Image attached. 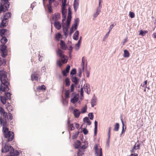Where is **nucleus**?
<instances>
[{
  "label": "nucleus",
  "instance_id": "obj_1",
  "mask_svg": "<svg viewBox=\"0 0 156 156\" xmlns=\"http://www.w3.org/2000/svg\"><path fill=\"white\" fill-rule=\"evenodd\" d=\"M7 73L5 71L0 73V93L2 94L5 91H8L10 89V80L7 77Z\"/></svg>",
  "mask_w": 156,
  "mask_h": 156
},
{
  "label": "nucleus",
  "instance_id": "obj_2",
  "mask_svg": "<svg viewBox=\"0 0 156 156\" xmlns=\"http://www.w3.org/2000/svg\"><path fill=\"white\" fill-rule=\"evenodd\" d=\"M9 142H6L5 145L3 147V144H2L1 152L6 153L9 151V153L6 156H18L19 155V153L17 150L15 149L11 145L9 144Z\"/></svg>",
  "mask_w": 156,
  "mask_h": 156
},
{
  "label": "nucleus",
  "instance_id": "obj_3",
  "mask_svg": "<svg viewBox=\"0 0 156 156\" xmlns=\"http://www.w3.org/2000/svg\"><path fill=\"white\" fill-rule=\"evenodd\" d=\"M4 138L6 139L5 140L6 142H9L12 141L14 138V133L9 130V128L5 129L2 130Z\"/></svg>",
  "mask_w": 156,
  "mask_h": 156
},
{
  "label": "nucleus",
  "instance_id": "obj_4",
  "mask_svg": "<svg viewBox=\"0 0 156 156\" xmlns=\"http://www.w3.org/2000/svg\"><path fill=\"white\" fill-rule=\"evenodd\" d=\"M3 118L0 116V124L2 126V130L5 129L6 128H9L7 127L8 125V122L9 121L8 120V115L7 112L3 115Z\"/></svg>",
  "mask_w": 156,
  "mask_h": 156
},
{
  "label": "nucleus",
  "instance_id": "obj_5",
  "mask_svg": "<svg viewBox=\"0 0 156 156\" xmlns=\"http://www.w3.org/2000/svg\"><path fill=\"white\" fill-rule=\"evenodd\" d=\"M8 91H4V95L3 96L1 95L0 96V101L3 105H5L6 104V101L10 100L11 99V96L12 95V94L10 92H8Z\"/></svg>",
  "mask_w": 156,
  "mask_h": 156
},
{
  "label": "nucleus",
  "instance_id": "obj_6",
  "mask_svg": "<svg viewBox=\"0 0 156 156\" xmlns=\"http://www.w3.org/2000/svg\"><path fill=\"white\" fill-rule=\"evenodd\" d=\"M10 3L1 1L0 2V14L2 12H5L9 10Z\"/></svg>",
  "mask_w": 156,
  "mask_h": 156
},
{
  "label": "nucleus",
  "instance_id": "obj_7",
  "mask_svg": "<svg viewBox=\"0 0 156 156\" xmlns=\"http://www.w3.org/2000/svg\"><path fill=\"white\" fill-rule=\"evenodd\" d=\"M7 46L5 44L0 45V53L1 56L4 58H5L8 55Z\"/></svg>",
  "mask_w": 156,
  "mask_h": 156
},
{
  "label": "nucleus",
  "instance_id": "obj_8",
  "mask_svg": "<svg viewBox=\"0 0 156 156\" xmlns=\"http://www.w3.org/2000/svg\"><path fill=\"white\" fill-rule=\"evenodd\" d=\"M66 24H65V25H62L63 33L66 37L65 38H66L68 35L69 29L70 27L71 22H69V23L68 24V23L66 21Z\"/></svg>",
  "mask_w": 156,
  "mask_h": 156
},
{
  "label": "nucleus",
  "instance_id": "obj_9",
  "mask_svg": "<svg viewBox=\"0 0 156 156\" xmlns=\"http://www.w3.org/2000/svg\"><path fill=\"white\" fill-rule=\"evenodd\" d=\"M10 35L9 31L7 29L5 28L0 29V36L1 37H8Z\"/></svg>",
  "mask_w": 156,
  "mask_h": 156
},
{
  "label": "nucleus",
  "instance_id": "obj_10",
  "mask_svg": "<svg viewBox=\"0 0 156 156\" xmlns=\"http://www.w3.org/2000/svg\"><path fill=\"white\" fill-rule=\"evenodd\" d=\"M72 98L70 102L73 104H75L79 100V96L78 94L76 95V93L73 92L72 94Z\"/></svg>",
  "mask_w": 156,
  "mask_h": 156
},
{
  "label": "nucleus",
  "instance_id": "obj_11",
  "mask_svg": "<svg viewBox=\"0 0 156 156\" xmlns=\"http://www.w3.org/2000/svg\"><path fill=\"white\" fill-rule=\"evenodd\" d=\"M72 11H71V8L70 6H69L68 8V14L67 17V20L66 21L69 24V22H71L72 16Z\"/></svg>",
  "mask_w": 156,
  "mask_h": 156
},
{
  "label": "nucleus",
  "instance_id": "obj_12",
  "mask_svg": "<svg viewBox=\"0 0 156 156\" xmlns=\"http://www.w3.org/2000/svg\"><path fill=\"white\" fill-rule=\"evenodd\" d=\"M1 22L0 23V28H4L8 24V21H6V18L0 19Z\"/></svg>",
  "mask_w": 156,
  "mask_h": 156
},
{
  "label": "nucleus",
  "instance_id": "obj_13",
  "mask_svg": "<svg viewBox=\"0 0 156 156\" xmlns=\"http://www.w3.org/2000/svg\"><path fill=\"white\" fill-rule=\"evenodd\" d=\"M4 13L3 15L0 17V19L6 18V20H7L11 17L12 13L10 12H8Z\"/></svg>",
  "mask_w": 156,
  "mask_h": 156
},
{
  "label": "nucleus",
  "instance_id": "obj_14",
  "mask_svg": "<svg viewBox=\"0 0 156 156\" xmlns=\"http://www.w3.org/2000/svg\"><path fill=\"white\" fill-rule=\"evenodd\" d=\"M137 150L138 149H136V144H135L133 147L131 149L130 151V152L131 153L130 155L128 156H138V154L136 153H134L135 151Z\"/></svg>",
  "mask_w": 156,
  "mask_h": 156
},
{
  "label": "nucleus",
  "instance_id": "obj_15",
  "mask_svg": "<svg viewBox=\"0 0 156 156\" xmlns=\"http://www.w3.org/2000/svg\"><path fill=\"white\" fill-rule=\"evenodd\" d=\"M60 44L61 48L63 50H66L67 48V46L65 42L63 40H60Z\"/></svg>",
  "mask_w": 156,
  "mask_h": 156
},
{
  "label": "nucleus",
  "instance_id": "obj_16",
  "mask_svg": "<svg viewBox=\"0 0 156 156\" xmlns=\"http://www.w3.org/2000/svg\"><path fill=\"white\" fill-rule=\"evenodd\" d=\"M71 79L76 85H77L79 83V79L76 76H70Z\"/></svg>",
  "mask_w": 156,
  "mask_h": 156
},
{
  "label": "nucleus",
  "instance_id": "obj_17",
  "mask_svg": "<svg viewBox=\"0 0 156 156\" xmlns=\"http://www.w3.org/2000/svg\"><path fill=\"white\" fill-rule=\"evenodd\" d=\"M73 114L76 118H78L80 116L81 113L79 109L75 108L73 111Z\"/></svg>",
  "mask_w": 156,
  "mask_h": 156
},
{
  "label": "nucleus",
  "instance_id": "obj_18",
  "mask_svg": "<svg viewBox=\"0 0 156 156\" xmlns=\"http://www.w3.org/2000/svg\"><path fill=\"white\" fill-rule=\"evenodd\" d=\"M65 51L62 49L58 48L56 51L57 55L59 57H61L63 55H65L64 54Z\"/></svg>",
  "mask_w": 156,
  "mask_h": 156
},
{
  "label": "nucleus",
  "instance_id": "obj_19",
  "mask_svg": "<svg viewBox=\"0 0 156 156\" xmlns=\"http://www.w3.org/2000/svg\"><path fill=\"white\" fill-rule=\"evenodd\" d=\"M84 125H85V124L84 123H83V124L82 125L81 127L80 128V129H81V131L80 132H83V133L84 135H86L88 133V131L87 129V125H86V127H85L84 128H82V127Z\"/></svg>",
  "mask_w": 156,
  "mask_h": 156
},
{
  "label": "nucleus",
  "instance_id": "obj_20",
  "mask_svg": "<svg viewBox=\"0 0 156 156\" xmlns=\"http://www.w3.org/2000/svg\"><path fill=\"white\" fill-rule=\"evenodd\" d=\"M61 59L62 62L63 64L66 63L68 60V56L66 55H63L61 57Z\"/></svg>",
  "mask_w": 156,
  "mask_h": 156
},
{
  "label": "nucleus",
  "instance_id": "obj_21",
  "mask_svg": "<svg viewBox=\"0 0 156 156\" xmlns=\"http://www.w3.org/2000/svg\"><path fill=\"white\" fill-rule=\"evenodd\" d=\"M81 144V142L79 140H77L75 142L73 147L75 149H78V150Z\"/></svg>",
  "mask_w": 156,
  "mask_h": 156
},
{
  "label": "nucleus",
  "instance_id": "obj_22",
  "mask_svg": "<svg viewBox=\"0 0 156 156\" xmlns=\"http://www.w3.org/2000/svg\"><path fill=\"white\" fill-rule=\"evenodd\" d=\"M54 26L58 30H60L62 27L61 22L58 21H54Z\"/></svg>",
  "mask_w": 156,
  "mask_h": 156
},
{
  "label": "nucleus",
  "instance_id": "obj_23",
  "mask_svg": "<svg viewBox=\"0 0 156 156\" xmlns=\"http://www.w3.org/2000/svg\"><path fill=\"white\" fill-rule=\"evenodd\" d=\"M120 120L121 121L122 124V131L121 133H122L123 134V133H125L126 131V126L125 125V128L124 129L125 124H124V123L123 121L122 117V115H121L120 116Z\"/></svg>",
  "mask_w": 156,
  "mask_h": 156
},
{
  "label": "nucleus",
  "instance_id": "obj_24",
  "mask_svg": "<svg viewBox=\"0 0 156 156\" xmlns=\"http://www.w3.org/2000/svg\"><path fill=\"white\" fill-rule=\"evenodd\" d=\"M79 19L78 18H76L75 19L74 23L72 26H73V27H75V30H77L79 23Z\"/></svg>",
  "mask_w": 156,
  "mask_h": 156
},
{
  "label": "nucleus",
  "instance_id": "obj_25",
  "mask_svg": "<svg viewBox=\"0 0 156 156\" xmlns=\"http://www.w3.org/2000/svg\"><path fill=\"white\" fill-rule=\"evenodd\" d=\"M97 99V97L95 96L94 94V96L92 98L91 102L92 107H94L96 105Z\"/></svg>",
  "mask_w": 156,
  "mask_h": 156
},
{
  "label": "nucleus",
  "instance_id": "obj_26",
  "mask_svg": "<svg viewBox=\"0 0 156 156\" xmlns=\"http://www.w3.org/2000/svg\"><path fill=\"white\" fill-rule=\"evenodd\" d=\"M79 0H74L73 2V6L74 8V11L76 12L78 8L79 5Z\"/></svg>",
  "mask_w": 156,
  "mask_h": 156
},
{
  "label": "nucleus",
  "instance_id": "obj_27",
  "mask_svg": "<svg viewBox=\"0 0 156 156\" xmlns=\"http://www.w3.org/2000/svg\"><path fill=\"white\" fill-rule=\"evenodd\" d=\"M60 14L59 13H55L53 15V20L54 21H57L60 17Z\"/></svg>",
  "mask_w": 156,
  "mask_h": 156
},
{
  "label": "nucleus",
  "instance_id": "obj_28",
  "mask_svg": "<svg viewBox=\"0 0 156 156\" xmlns=\"http://www.w3.org/2000/svg\"><path fill=\"white\" fill-rule=\"evenodd\" d=\"M79 32L78 30H76L73 35V39L76 41L77 40L79 37Z\"/></svg>",
  "mask_w": 156,
  "mask_h": 156
},
{
  "label": "nucleus",
  "instance_id": "obj_29",
  "mask_svg": "<svg viewBox=\"0 0 156 156\" xmlns=\"http://www.w3.org/2000/svg\"><path fill=\"white\" fill-rule=\"evenodd\" d=\"M37 75V74L36 72H34L33 74H32L31 75V80L33 81L34 80L37 81L38 80Z\"/></svg>",
  "mask_w": 156,
  "mask_h": 156
},
{
  "label": "nucleus",
  "instance_id": "obj_30",
  "mask_svg": "<svg viewBox=\"0 0 156 156\" xmlns=\"http://www.w3.org/2000/svg\"><path fill=\"white\" fill-rule=\"evenodd\" d=\"M98 122L95 120L94 121V136H97L98 131Z\"/></svg>",
  "mask_w": 156,
  "mask_h": 156
},
{
  "label": "nucleus",
  "instance_id": "obj_31",
  "mask_svg": "<svg viewBox=\"0 0 156 156\" xmlns=\"http://www.w3.org/2000/svg\"><path fill=\"white\" fill-rule=\"evenodd\" d=\"M7 37L4 36L2 37L0 40V42L2 43V44H5L8 41V39L7 38Z\"/></svg>",
  "mask_w": 156,
  "mask_h": 156
},
{
  "label": "nucleus",
  "instance_id": "obj_32",
  "mask_svg": "<svg viewBox=\"0 0 156 156\" xmlns=\"http://www.w3.org/2000/svg\"><path fill=\"white\" fill-rule=\"evenodd\" d=\"M46 87L44 85L39 86L37 88V91H40V90L45 91L46 90Z\"/></svg>",
  "mask_w": 156,
  "mask_h": 156
},
{
  "label": "nucleus",
  "instance_id": "obj_33",
  "mask_svg": "<svg viewBox=\"0 0 156 156\" xmlns=\"http://www.w3.org/2000/svg\"><path fill=\"white\" fill-rule=\"evenodd\" d=\"M62 16H66L67 9L66 8L61 7Z\"/></svg>",
  "mask_w": 156,
  "mask_h": 156
},
{
  "label": "nucleus",
  "instance_id": "obj_34",
  "mask_svg": "<svg viewBox=\"0 0 156 156\" xmlns=\"http://www.w3.org/2000/svg\"><path fill=\"white\" fill-rule=\"evenodd\" d=\"M83 121L85 123H87L88 125H90L91 124V122L89 118L87 116L85 117L83 119Z\"/></svg>",
  "mask_w": 156,
  "mask_h": 156
},
{
  "label": "nucleus",
  "instance_id": "obj_35",
  "mask_svg": "<svg viewBox=\"0 0 156 156\" xmlns=\"http://www.w3.org/2000/svg\"><path fill=\"white\" fill-rule=\"evenodd\" d=\"M55 38V39L57 41H59L60 39L62 38V36L61 34L59 33H58L56 34Z\"/></svg>",
  "mask_w": 156,
  "mask_h": 156
},
{
  "label": "nucleus",
  "instance_id": "obj_36",
  "mask_svg": "<svg viewBox=\"0 0 156 156\" xmlns=\"http://www.w3.org/2000/svg\"><path fill=\"white\" fill-rule=\"evenodd\" d=\"M130 53L126 49L124 50L123 57L125 58H128L129 57Z\"/></svg>",
  "mask_w": 156,
  "mask_h": 156
},
{
  "label": "nucleus",
  "instance_id": "obj_37",
  "mask_svg": "<svg viewBox=\"0 0 156 156\" xmlns=\"http://www.w3.org/2000/svg\"><path fill=\"white\" fill-rule=\"evenodd\" d=\"M119 128V123H116L114 125L113 130L115 131H118Z\"/></svg>",
  "mask_w": 156,
  "mask_h": 156
},
{
  "label": "nucleus",
  "instance_id": "obj_38",
  "mask_svg": "<svg viewBox=\"0 0 156 156\" xmlns=\"http://www.w3.org/2000/svg\"><path fill=\"white\" fill-rule=\"evenodd\" d=\"M4 109L1 106H0V115H1L0 116L2 117L4 115H5L6 113Z\"/></svg>",
  "mask_w": 156,
  "mask_h": 156
},
{
  "label": "nucleus",
  "instance_id": "obj_39",
  "mask_svg": "<svg viewBox=\"0 0 156 156\" xmlns=\"http://www.w3.org/2000/svg\"><path fill=\"white\" fill-rule=\"evenodd\" d=\"M62 102L64 105H67L68 104V100L66 98H64L62 96Z\"/></svg>",
  "mask_w": 156,
  "mask_h": 156
},
{
  "label": "nucleus",
  "instance_id": "obj_40",
  "mask_svg": "<svg viewBox=\"0 0 156 156\" xmlns=\"http://www.w3.org/2000/svg\"><path fill=\"white\" fill-rule=\"evenodd\" d=\"M87 148V147L85 144L82 145L80 146V148L79 149L78 151L80 152L84 151Z\"/></svg>",
  "mask_w": 156,
  "mask_h": 156
},
{
  "label": "nucleus",
  "instance_id": "obj_41",
  "mask_svg": "<svg viewBox=\"0 0 156 156\" xmlns=\"http://www.w3.org/2000/svg\"><path fill=\"white\" fill-rule=\"evenodd\" d=\"M147 33L148 31L147 30H141L139 31V35L143 36Z\"/></svg>",
  "mask_w": 156,
  "mask_h": 156
},
{
  "label": "nucleus",
  "instance_id": "obj_42",
  "mask_svg": "<svg viewBox=\"0 0 156 156\" xmlns=\"http://www.w3.org/2000/svg\"><path fill=\"white\" fill-rule=\"evenodd\" d=\"M65 82L66 83V87L69 86L70 84V79L68 77H66L65 80Z\"/></svg>",
  "mask_w": 156,
  "mask_h": 156
},
{
  "label": "nucleus",
  "instance_id": "obj_43",
  "mask_svg": "<svg viewBox=\"0 0 156 156\" xmlns=\"http://www.w3.org/2000/svg\"><path fill=\"white\" fill-rule=\"evenodd\" d=\"M76 70L75 68H73L71 71L70 72V75L71 76H73L74 75L76 74Z\"/></svg>",
  "mask_w": 156,
  "mask_h": 156
},
{
  "label": "nucleus",
  "instance_id": "obj_44",
  "mask_svg": "<svg viewBox=\"0 0 156 156\" xmlns=\"http://www.w3.org/2000/svg\"><path fill=\"white\" fill-rule=\"evenodd\" d=\"M56 64L57 66L60 67H61L62 66V64L61 62V60L60 59L57 60Z\"/></svg>",
  "mask_w": 156,
  "mask_h": 156
},
{
  "label": "nucleus",
  "instance_id": "obj_45",
  "mask_svg": "<svg viewBox=\"0 0 156 156\" xmlns=\"http://www.w3.org/2000/svg\"><path fill=\"white\" fill-rule=\"evenodd\" d=\"M67 0H62L61 1V7L66 8V5H68L66 4Z\"/></svg>",
  "mask_w": 156,
  "mask_h": 156
},
{
  "label": "nucleus",
  "instance_id": "obj_46",
  "mask_svg": "<svg viewBox=\"0 0 156 156\" xmlns=\"http://www.w3.org/2000/svg\"><path fill=\"white\" fill-rule=\"evenodd\" d=\"M87 105H85L84 107H83L81 109V111L80 112L82 113H86L87 111Z\"/></svg>",
  "mask_w": 156,
  "mask_h": 156
},
{
  "label": "nucleus",
  "instance_id": "obj_47",
  "mask_svg": "<svg viewBox=\"0 0 156 156\" xmlns=\"http://www.w3.org/2000/svg\"><path fill=\"white\" fill-rule=\"evenodd\" d=\"M47 8H48V11L50 13L53 12V9H52V5L48 4L47 5Z\"/></svg>",
  "mask_w": 156,
  "mask_h": 156
},
{
  "label": "nucleus",
  "instance_id": "obj_48",
  "mask_svg": "<svg viewBox=\"0 0 156 156\" xmlns=\"http://www.w3.org/2000/svg\"><path fill=\"white\" fill-rule=\"evenodd\" d=\"M95 150V154L97 156H98L99 152L98 151V146L97 144L95 145L94 146Z\"/></svg>",
  "mask_w": 156,
  "mask_h": 156
},
{
  "label": "nucleus",
  "instance_id": "obj_49",
  "mask_svg": "<svg viewBox=\"0 0 156 156\" xmlns=\"http://www.w3.org/2000/svg\"><path fill=\"white\" fill-rule=\"evenodd\" d=\"M70 91L69 90H68L65 93V98L67 99L69 97V94Z\"/></svg>",
  "mask_w": 156,
  "mask_h": 156
},
{
  "label": "nucleus",
  "instance_id": "obj_50",
  "mask_svg": "<svg viewBox=\"0 0 156 156\" xmlns=\"http://www.w3.org/2000/svg\"><path fill=\"white\" fill-rule=\"evenodd\" d=\"M76 30H75V27H73V26H72L71 27L70 31H69V35H71L72 34H73L74 31Z\"/></svg>",
  "mask_w": 156,
  "mask_h": 156
},
{
  "label": "nucleus",
  "instance_id": "obj_51",
  "mask_svg": "<svg viewBox=\"0 0 156 156\" xmlns=\"http://www.w3.org/2000/svg\"><path fill=\"white\" fill-rule=\"evenodd\" d=\"M129 16L131 18H134L135 16V15L134 12L130 11L129 12Z\"/></svg>",
  "mask_w": 156,
  "mask_h": 156
},
{
  "label": "nucleus",
  "instance_id": "obj_52",
  "mask_svg": "<svg viewBox=\"0 0 156 156\" xmlns=\"http://www.w3.org/2000/svg\"><path fill=\"white\" fill-rule=\"evenodd\" d=\"M68 127L69 128L71 131H72L74 130V124L71 123L68 126Z\"/></svg>",
  "mask_w": 156,
  "mask_h": 156
},
{
  "label": "nucleus",
  "instance_id": "obj_53",
  "mask_svg": "<svg viewBox=\"0 0 156 156\" xmlns=\"http://www.w3.org/2000/svg\"><path fill=\"white\" fill-rule=\"evenodd\" d=\"M101 10L97 9L96 12L94 14V17L96 18L99 14Z\"/></svg>",
  "mask_w": 156,
  "mask_h": 156
},
{
  "label": "nucleus",
  "instance_id": "obj_54",
  "mask_svg": "<svg viewBox=\"0 0 156 156\" xmlns=\"http://www.w3.org/2000/svg\"><path fill=\"white\" fill-rule=\"evenodd\" d=\"M80 45L81 44L79 43H77L75 44V48L76 51H78L79 50Z\"/></svg>",
  "mask_w": 156,
  "mask_h": 156
},
{
  "label": "nucleus",
  "instance_id": "obj_55",
  "mask_svg": "<svg viewBox=\"0 0 156 156\" xmlns=\"http://www.w3.org/2000/svg\"><path fill=\"white\" fill-rule=\"evenodd\" d=\"M77 85H76L75 84H72L70 87V92H73L74 90V87Z\"/></svg>",
  "mask_w": 156,
  "mask_h": 156
},
{
  "label": "nucleus",
  "instance_id": "obj_56",
  "mask_svg": "<svg viewBox=\"0 0 156 156\" xmlns=\"http://www.w3.org/2000/svg\"><path fill=\"white\" fill-rule=\"evenodd\" d=\"M88 116L90 120H93L94 119V114L93 112H90L88 113Z\"/></svg>",
  "mask_w": 156,
  "mask_h": 156
},
{
  "label": "nucleus",
  "instance_id": "obj_57",
  "mask_svg": "<svg viewBox=\"0 0 156 156\" xmlns=\"http://www.w3.org/2000/svg\"><path fill=\"white\" fill-rule=\"evenodd\" d=\"M82 70L81 68H79L78 69V76L80 77L82 76Z\"/></svg>",
  "mask_w": 156,
  "mask_h": 156
},
{
  "label": "nucleus",
  "instance_id": "obj_58",
  "mask_svg": "<svg viewBox=\"0 0 156 156\" xmlns=\"http://www.w3.org/2000/svg\"><path fill=\"white\" fill-rule=\"evenodd\" d=\"M68 73H67V72L65 70L62 71V74L63 76L64 77L66 76Z\"/></svg>",
  "mask_w": 156,
  "mask_h": 156
},
{
  "label": "nucleus",
  "instance_id": "obj_59",
  "mask_svg": "<svg viewBox=\"0 0 156 156\" xmlns=\"http://www.w3.org/2000/svg\"><path fill=\"white\" fill-rule=\"evenodd\" d=\"M66 16H62V25H65V24H66V23H65L64 22V21H65L66 20Z\"/></svg>",
  "mask_w": 156,
  "mask_h": 156
},
{
  "label": "nucleus",
  "instance_id": "obj_60",
  "mask_svg": "<svg viewBox=\"0 0 156 156\" xmlns=\"http://www.w3.org/2000/svg\"><path fill=\"white\" fill-rule=\"evenodd\" d=\"M9 118L8 117L9 121H11L13 119V116L11 113H9Z\"/></svg>",
  "mask_w": 156,
  "mask_h": 156
},
{
  "label": "nucleus",
  "instance_id": "obj_61",
  "mask_svg": "<svg viewBox=\"0 0 156 156\" xmlns=\"http://www.w3.org/2000/svg\"><path fill=\"white\" fill-rule=\"evenodd\" d=\"M70 66L69 65H68L66 67V69H65V70L67 72V73H69V70H70Z\"/></svg>",
  "mask_w": 156,
  "mask_h": 156
},
{
  "label": "nucleus",
  "instance_id": "obj_62",
  "mask_svg": "<svg viewBox=\"0 0 156 156\" xmlns=\"http://www.w3.org/2000/svg\"><path fill=\"white\" fill-rule=\"evenodd\" d=\"M110 135L108 136V138L106 141V144L108 145V146H109L110 143Z\"/></svg>",
  "mask_w": 156,
  "mask_h": 156
},
{
  "label": "nucleus",
  "instance_id": "obj_63",
  "mask_svg": "<svg viewBox=\"0 0 156 156\" xmlns=\"http://www.w3.org/2000/svg\"><path fill=\"white\" fill-rule=\"evenodd\" d=\"M88 88L86 89V90H85V91L88 94H89L90 93V88L89 85H88Z\"/></svg>",
  "mask_w": 156,
  "mask_h": 156
},
{
  "label": "nucleus",
  "instance_id": "obj_64",
  "mask_svg": "<svg viewBox=\"0 0 156 156\" xmlns=\"http://www.w3.org/2000/svg\"><path fill=\"white\" fill-rule=\"evenodd\" d=\"M78 135H77L76 134V133H75L73 136H72V139H75L78 136Z\"/></svg>",
  "mask_w": 156,
  "mask_h": 156
}]
</instances>
